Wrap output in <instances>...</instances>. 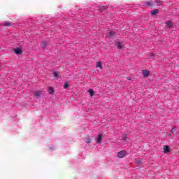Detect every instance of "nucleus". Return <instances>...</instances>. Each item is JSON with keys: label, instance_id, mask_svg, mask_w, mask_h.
<instances>
[{"label": "nucleus", "instance_id": "412c9836", "mask_svg": "<svg viewBox=\"0 0 179 179\" xmlns=\"http://www.w3.org/2000/svg\"><path fill=\"white\" fill-rule=\"evenodd\" d=\"M127 139H128V136H127V134H125V135H124V136H123V137H122V141H127Z\"/></svg>", "mask_w": 179, "mask_h": 179}, {"label": "nucleus", "instance_id": "f03ea898", "mask_svg": "<svg viewBox=\"0 0 179 179\" xmlns=\"http://www.w3.org/2000/svg\"><path fill=\"white\" fill-rule=\"evenodd\" d=\"M127 156V151H120L117 153V157L120 159H122V157H125Z\"/></svg>", "mask_w": 179, "mask_h": 179}, {"label": "nucleus", "instance_id": "ddd939ff", "mask_svg": "<svg viewBox=\"0 0 179 179\" xmlns=\"http://www.w3.org/2000/svg\"><path fill=\"white\" fill-rule=\"evenodd\" d=\"M88 93L91 96V97H93V96H94V91L92 89L88 90Z\"/></svg>", "mask_w": 179, "mask_h": 179}, {"label": "nucleus", "instance_id": "dca6fc26", "mask_svg": "<svg viewBox=\"0 0 179 179\" xmlns=\"http://www.w3.org/2000/svg\"><path fill=\"white\" fill-rule=\"evenodd\" d=\"M155 2L158 6H160L163 1L162 0H156Z\"/></svg>", "mask_w": 179, "mask_h": 179}, {"label": "nucleus", "instance_id": "f3484780", "mask_svg": "<svg viewBox=\"0 0 179 179\" xmlns=\"http://www.w3.org/2000/svg\"><path fill=\"white\" fill-rule=\"evenodd\" d=\"M141 159H137V160L135 162V164H136V166H141Z\"/></svg>", "mask_w": 179, "mask_h": 179}, {"label": "nucleus", "instance_id": "2eb2a0df", "mask_svg": "<svg viewBox=\"0 0 179 179\" xmlns=\"http://www.w3.org/2000/svg\"><path fill=\"white\" fill-rule=\"evenodd\" d=\"M96 68H100V69H103V66H101V62H98L96 63Z\"/></svg>", "mask_w": 179, "mask_h": 179}, {"label": "nucleus", "instance_id": "39448f33", "mask_svg": "<svg viewBox=\"0 0 179 179\" xmlns=\"http://www.w3.org/2000/svg\"><path fill=\"white\" fill-rule=\"evenodd\" d=\"M166 24L168 29H171V27H173V22L170 20L166 21Z\"/></svg>", "mask_w": 179, "mask_h": 179}, {"label": "nucleus", "instance_id": "9b49d317", "mask_svg": "<svg viewBox=\"0 0 179 179\" xmlns=\"http://www.w3.org/2000/svg\"><path fill=\"white\" fill-rule=\"evenodd\" d=\"M15 54H17V55H20V54H22V49L20 48L15 49Z\"/></svg>", "mask_w": 179, "mask_h": 179}, {"label": "nucleus", "instance_id": "f257e3e1", "mask_svg": "<svg viewBox=\"0 0 179 179\" xmlns=\"http://www.w3.org/2000/svg\"><path fill=\"white\" fill-rule=\"evenodd\" d=\"M106 36L109 38H114V37H115V32L113 31H109L108 33H106Z\"/></svg>", "mask_w": 179, "mask_h": 179}, {"label": "nucleus", "instance_id": "4468645a", "mask_svg": "<svg viewBox=\"0 0 179 179\" xmlns=\"http://www.w3.org/2000/svg\"><path fill=\"white\" fill-rule=\"evenodd\" d=\"M48 92L50 94H52L54 93V89L51 87H50L48 90Z\"/></svg>", "mask_w": 179, "mask_h": 179}, {"label": "nucleus", "instance_id": "7ed1b4c3", "mask_svg": "<svg viewBox=\"0 0 179 179\" xmlns=\"http://www.w3.org/2000/svg\"><path fill=\"white\" fill-rule=\"evenodd\" d=\"M101 142H103V134H99L98 138H96V143H99V145H101Z\"/></svg>", "mask_w": 179, "mask_h": 179}, {"label": "nucleus", "instance_id": "6e6552de", "mask_svg": "<svg viewBox=\"0 0 179 179\" xmlns=\"http://www.w3.org/2000/svg\"><path fill=\"white\" fill-rule=\"evenodd\" d=\"M169 152H170V146L165 145L164 147V153H169Z\"/></svg>", "mask_w": 179, "mask_h": 179}, {"label": "nucleus", "instance_id": "6ab92c4d", "mask_svg": "<svg viewBox=\"0 0 179 179\" xmlns=\"http://www.w3.org/2000/svg\"><path fill=\"white\" fill-rule=\"evenodd\" d=\"M41 47H43V48L47 47V42H43L41 44Z\"/></svg>", "mask_w": 179, "mask_h": 179}, {"label": "nucleus", "instance_id": "1a4fd4ad", "mask_svg": "<svg viewBox=\"0 0 179 179\" xmlns=\"http://www.w3.org/2000/svg\"><path fill=\"white\" fill-rule=\"evenodd\" d=\"M157 13H159L158 9H155L151 11L152 16H155V15H157Z\"/></svg>", "mask_w": 179, "mask_h": 179}, {"label": "nucleus", "instance_id": "20e7f679", "mask_svg": "<svg viewBox=\"0 0 179 179\" xmlns=\"http://www.w3.org/2000/svg\"><path fill=\"white\" fill-rule=\"evenodd\" d=\"M143 6H152V5H155V2L152 1H144L143 3Z\"/></svg>", "mask_w": 179, "mask_h": 179}, {"label": "nucleus", "instance_id": "5701e85b", "mask_svg": "<svg viewBox=\"0 0 179 179\" xmlns=\"http://www.w3.org/2000/svg\"><path fill=\"white\" fill-rule=\"evenodd\" d=\"M173 132H176V127H173L170 133L173 134Z\"/></svg>", "mask_w": 179, "mask_h": 179}, {"label": "nucleus", "instance_id": "f8f14e48", "mask_svg": "<svg viewBox=\"0 0 179 179\" xmlns=\"http://www.w3.org/2000/svg\"><path fill=\"white\" fill-rule=\"evenodd\" d=\"M69 83H71V82L66 81V83L64 85V89H69Z\"/></svg>", "mask_w": 179, "mask_h": 179}, {"label": "nucleus", "instance_id": "aec40b11", "mask_svg": "<svg viewBox=\"0 0 179 179\" xmlns=\"http://www.w3.org/2000/svg\"><path fill=\"white\" fill-rule=\"evenodd\" d=\"M53 75H54L55 78H58V76H59V75L58 74V72H57V71L54 72Z\"/></svg>", "mask_w": 179, "mask_h": 179}, {"label": "nucleus", "instance_id": "393cba45", "mask_svg": "<svg viewBox=\"0 0 179 179\" xmlns=\"http://www.w3.org/2000/svg\"><path fill=\"white\" fill-rule=\"evenodd\" d=\"M131 79H132V78H131V77L127 78L128 80H131Z\"/></svg>", "mask_w": 179, "mask_h": 179}, {"label": "nucleus", "instance_id": "b1692460", "mask_svg": "<svg viewBox=\"0 0 179 179\" xmlns=\"http://www.w3.org/2000/svg\"><path fill=\"white\" fill-rule=\"evenodd\" d=\"M150 57H153L155 55L152 52L149 53Z\"/></svg>", "mask_w": 179, "mask_h": 179}, {"label": "nucleus", "instance_id": "a211bd4d", "mask_svg": "<svg viewBox=\"0 0 179 179\" xmlns=\"http://www.w3.org/2000/svg\"><path fill=\"white\" fill-rule=\"evenodd\" d=\"M92 139L90 137H89L85 142L86 143H92Z\"/></svg>", "mask_w": 179, "mask_h": 179}, {"label": "nucleus", "instance_id": "4be33fe9", "mask_svg": "<svg viewBox=\"0 0 179 179\" xmlns=\"http://www.w3.org/2000/svg\"><path fill=\"white\" fill-rule=\"evenodd\" d=\"M4 25L6 26L7 27H10V22H6L4 23Z\"/></svg>", "mask_w": 179, "mask_h": 179}, {"label": "nucleus", "instance_id": "0eeeda50", "mask_svg": "<svg viewBox=\"0 0 179 179\" xmlns=\"http://www.w3.org/2000/svg\"><path fill=\"white\" fill-rule=\"evenodd\" d=\"M41 94H43V91H36L34 92L35 97H40V96H41Z\"/></svg>", "mask_w": 179, "mask_h": 179}, {"label": "nucleus", "instance_id": "9d476101", "mask_svg": "<svg viewBox=\"0 0 179 179\" xmlns=\"http://www.w3.org/2000/svg\"><path fill=\"white\" fill-rule=\"evenodd\" d=\"M116 47L119 49L121 50L122 48V47H124V45H122V43H121L120 42H117L116 43Z\"/></svg>", "mask_w": 179, "mask_h": 179}, {"label": "nucleus", "instance_id": "423d86ee", "mask_svg": "<svg viewBox=\"0 0 179 179\" xmlns=\"http://www.w3.org/2000/svg\"><path fill=\"white\" fill-rule=\"evenodd\" d=\"M149 73H150L149 71L143 70V78H148L149 76Z\"/></svg>", "mask_w": 179, "mask_h": 179}]
</instances>
